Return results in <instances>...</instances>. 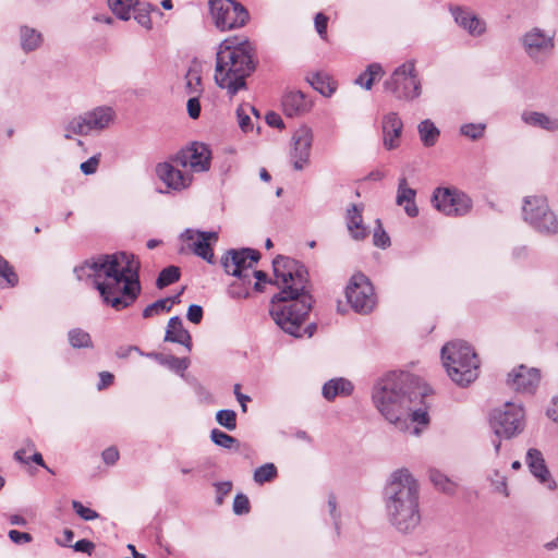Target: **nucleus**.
Returning a JSON list of instances; mask_svg holds the SVG:
<instances>
[{"label":"nucleus","mask_w":558,"mask_h":558,"mask_svg":"<svg viewBox=\"0 0 558 558\" xmlns=\"http://www.w3.org/2000/svg\"><path fill=\"white\" fill-rule=\"evenodd\" d=\"M211 153L207 145L193 143L181 149L173 161L183 168H190L193 172L207 171L210 167Z\"/></svg>","instance_id":"nucleus-16"},{"label":"nucleus","mask_w":558,"mask_h":558,"mask_svg":"<svg viewBox=\"0 0 558 558\" xmlns=\"http://www.w3.org/2000/svg\"><path fill=\"white\" fill-rule=\"evenodd\" d=\"M275 283L280 291L271 298L270 315L284 332L301 338H311L316 331V324L302 328L313 306L310 292V279L306 267L290 257L277 256L272 262Z\"/></svg>","instance_id":"nucleus-1"},{"label":"nucleus","mask_w":558,"mask_h":558,"mask_svg":"<svg viewBox=\"0 0 558 558\" xmlns=\"http://www.w3.org/2000/svg\"><path fill=\"white\" fill-rule=\"evenodd\" d=\"M444 367L450 379L466 387L478 376L480 360L473 348L461 340L446 343L441 349Z\"/></svg>","instance_id":"nucleus-6"},{"label":"nucleus","mask_w":558,"mask_h":558,"mask_svg":"<svg viewBox=\"0 0 558 558\" xmlns=\"http://www.w3.org/2000/svg\"><path fill=\"white\" fill-rule=\"evenodd\" d=\"M72 508L75 513L85 521H92L99 518V513L88 507H85L77 500L72 501Z\"/></svg>","instance_id":"nucleus-49"},{"label":"nucleus","mask_w":558,"mask_h":558,"mask_svg":"<svg viewBox=\"0 0 558 558\" xmlns=\"http://www.w3.org/2000/svg\"><path fill=\"white\" fill-rule=\"evenodd\" d=\"M429 480L439 490L446 494L451 495L456 492V484L438 470H432L429 472Z\"/></svg>","instance_id":"nucleus-39"},{"label":"nucleus","mask_w":558,"mask_h":558,"mask_svg":"<svg viewBox=\"0 0 558 558\" xmlns=\"http://www.w3.org/2000/svg\"><path fill=\"white\" fill-rule=\"evenodd\" d=\"M539 379L538 369L520 365L509 374L507 384L518 392L533 393L538 386Z\"/></svg>","instance_id":"nucleus-19"},{"label":"nucleus","mask_w":558,"mask_h":558,"mask_svg":"<svg viewBox=\"0 0 558 558\" xmlns=\"http://www.w3.org/2000/svg\"><path fill=\"white\" fill-rule=\"evenodd\" d=\"M521 120L530 126L539 128L547 132L558 131V118L549 117L544 112L524 110L521 113Z\"/></svg>","instance_id":"nucleus-29"},{"label":"nucleus","mask_w":558,"mask_h":558,"mask_svg":"<svg viewBox=\"0 0 558 558\" xmlns=\"http://www.w3.org/2000/svg\"><path fill=\"white\" fill-rule=\"evenodd\" d=\"M259 258V253L253 248L229 250L221 258V266L228 275L247 279V282L251 283L250 269Z\"/></svg>","instance_id":"nucleus-15"},{"label":"nucleus","mask_w":558,"mask_h":558,"mask_svg":"<svg viewBox=\"0 0 558 558\" xmlns=\"http://www.w3.org/2000/svg\"><path fill=\"white\" fill-rule=\"evenodd\" d=\"M20 44L24 52L28 53L39 49L44 43L43 34L36 28L23 25L20 27Z\"/></svg>","instance_id":"nucleus-30"},{"label":"nucleus","mask_w":558,"mask_h":558,"mask_svg":"<svg viewBox=\"0 0 558 558\" xmlns=\"http://www.w3.org/2000/svg\"><path fill=\"white\" fill-rule=\"evenodd\" d=\"M234 395H235V398L236 400L239 401L241 408H242V411L243 412H246V402L251 401V398L246 395H243L241 391H240V385L236 384L234 385Z\"/></svg>","instance_id":"nucleus-63"},{"label":"nucleus","mask_w":558,"mask_h":558,"mask_svg":"<svg viewBox=\"0 0 558 558\" xmlns=\"http://www.w3.org/2000/svg\"><path fill=\"white\" fill-rule=\"evenodd\" d=\"M116 120V111L109 106H98L71 118L64 125V138L72 140L73 135L87 136L100 133L110 128Z\"/></svg>","instance_id":"nucleus-7"},{"label":"nucleus","mask_w":558,"mask_h":558,"mask_svg":"<svg viewBox=\"0 0 558 558\" xmlns=\"http://www.w3.org/2000/svg\"><path fill=\"white\" fill-rule=\"evenodd\" d=\"M141 264L129 252L93 257L74 268L78 280L90 279L102 302L116 311L130 307L140 296Z\"/></svg>","instance_id":"nucleus-2"},{"label":"nucleus","mask_w":558,"mask_h":558,"mask_svg":"<svg viewBox=\"0 0 558 558\" xmlns=\"http://www.w3.org/2000/svg\"><path fill=\"white\" fill-rule=\"evenodd\" d=\"M186 318L193 324H199L203 319V308L201 305L192 304L187 308Z\"/></svg>","instance_id":"nucleus-56"},{"label":"nucleus","mask_w":558,"mask_h":558,"mask_svg":"<svg viewBox=\"0 0 558 558\" xmlns=\"http://www.w3.org/2000/svg\"><path fill=\"white\" fill-rule=\"evenodd\" d=\"M160 365L168 367L170 371L184 376V372L190 366L189 357H177L174 355L165 354Z\"/></svg>","instance_id":"nucleus-38"},{"label":"nucleus","mask_w":558,"mask_h":558,"mask_svg":"<svg viewBox=\"0 0 558 558\" xmlns=\"http://www.w3.org/2000/svg\"><path fill=\"white\" fill-rule=\"evenodd\" d=\"M556 33L538 26L531 27L520 38L522 49L534 62L543 61L555 50Z\"/></svg>","instance_id":"nucleus-13"},{"label":"nucleus","mask_w":558,"mask_h":558,"mask_svg":"<svg viewBox=\"0 0 558 558\" xmlns=\"http://www.w3.org/2000/svg\"><path fill=\"white\" fill-rule=\"evenodd\" d=\"M278 474L277 468L274 463H265L258 466L253 474L255 483L262 485L266 482H271Z\"/></svg>","instance_id":"nucleus-42"},{"label":"nucleus","mask_w":558,"mask_h":558,"mask_svg":"<svg viewBox=\"0 0 558 558\" xmlns=\"http://www.w3.org/2000/svg\"><path fill=\"white\" fill-rule=\"evenodd\" d=\"M216 487V502L218 505H221L223 502V497L227 496L231 489H232V483L231 482H220L215 484Z\"/></svg>","instance_id":"nucleus-55"},{"label":"nucleus","mask_w":558,"mask_h":558,"mask_svg":"<svg viewBox=\"0 0 558 558\" xmlns=\"http://www.w3.org/2000/svg\"><path fill=\"white\" fill-rule=\"evenodd\" d=\"M134 3L133 10L135 21L146 29H150L153 27L150 12L157 10V8L149 2L134 1Z\"/></svg>","instance_id":"nucleus-35"},{"label":"nucleus","mask_w":558,"mask_h":558,"mask_svg":"<svg viewBox=\"0 0 558 558\" xmlns=\"http://www.w3.org/2000/svg\"><path fill=\"white\" fill-rule=\"evenodd\" d=\"M233 512L236 515H243L250 512V500L246 495L244 494H238L234 497L233 506H232Z\"/></svg>","instance_id":"nucleus-50"},{"label":"nucleus","mask_w":558,"mask_h":558,"mask_svg":"<svg viewBox=\"0 0 558 558\" xmlns=\"http://www.w3.org/2000/svg\"><path fill=\"white\" fill-rule=\"evenodd\" d=\"M383 74L384 70L379 63H371L367 65L365 71L354 80V83L366 90H369L372 89L374 82L380 78Z\"/></svg>","instance_id":"nucleus-34"},{"label":"nucleus","mask_w":558,"mask_h":558,"mask_svg":"<svg viewBox=\"0 0 558 558\" xmlns=\"http://www.w3.org/2000/svg\"><path fill=\"white\" fill-rule=\"evenodd\" d=\"M388 521L397 531L408 534L421 523L420 485L408 469L393 471L384 488Z\"/></svg>","instance_id":"nucleus-3"},{"label":"nucleus","mask_w":558,"mask_h":558,"mask_svg":"<svg viewBox=\"0 0 558 558\" xmlns=\"http://www.w3.org/2000/svg\"><path fill=\"white\" fill-rule=\"evenodd\" d=\"M308 84L324 97H331L337 89L336 83L323 73H313L306 77Z\"/></svg>","instance_id":"nucleus-32"},{"label":"nucleus","mask_w":558,"mask_h":558,"mask_svg":"<svg viewBox=\"0 0 558 558\" xmlns=\"http://www.w3.org/2000/svg\"><path fill=\"white\" fill-rule=\"evenodd\" d=\"M490 426L498 438L510 439L524 429V410L521 405L506 402L490 415Z\"/></svg>","instance_id":"nucleus-10"},{"label":"nucleus","mask_w":558,"mask_h":558,"mask_svg":"<svg viewBox=\"0 0 558 558\" xmlns=\"http://www.w3.org/2000/svg\"><path fill=\"white\" fill-rule=\"evenodd\" d=\"M353 384L343 377L332 378L326 381L322 388V395L327 401H333L337 397H348L353 392Z\"/></svg>","instance_id":"nucleus-28"},{"label":"nucleus","mask_w":558,"mask_h":558,"mask_svg":"<svg viewBox=\"0 0 558 558\" xmlns=\"http://www.w3.org/2000/svg\"><path fill=\"white\" fill-rule=\"evenodd\" d=\"M524 221L536 232L545 235L558 233V218L550 209L546 198L530 196L522 207Z\"/></svg>","instance_id":"nucleus-9"},{"label":"nucleus","mask_w":558,"mask_h":558,"mask_svg":"<svg viewBox=\"0 0 558 558\" xmlns=\"http://www.w3.org/2000/svg\"><path fill=\"white\" fill-rule=\"evenodd\" d=\"M450 13L454 19V22L465 29L472 36H481L486 31V23L481 20L473 11L454 5L450 7Z\"/></svg>","instance_id":"nucleus-22"},{"label":"nucleus","mask_w":558,"mask_h":558,"mask_svg":"<svg viewBox=\"0 0 558 558\" xmlns=\"http://www.w3.org/2000/svg\"><path fill=\"white\" fill-rule=\"evenodd\" d=\"M68 341L74 349H92L94 347L90 335L82 328L70 329Z\"/></svg>","instance_id":"nucleus-36"},{"label":"nucleus","mask_w":558,"mask_h":558,"mask_svg":"<svg viewBox=\"0 0 558 558\" xmlns=\"http://www.w3.org/2000/svg\"><path fill=\"white\" fill-rule=\"evenodd\" d=\"M526 464L531 473L538 478L541 483L550 482L548 485L549 489L556 488V482L550 480V473L546 466L543 454L539 450L531 448L526 452Z\"/></svg>","instance_id":"nucleus-24"},{"label":"nucleus","mask_w":558,"mask_h":558,"mask_svg":"<svg viewBox=\"0 0 558 558\" xmlns=\"http://www.w3.org/2000/svg\"><path fill=\"white\" fill-rule=\"evenodd\" d=\"M266 122L268 125L282 129L284 126L282 118L276 112H269L266 116Z\"/></svg>","instance_id":"nucleus-62"},{"label":"nucleus","mask_w":558,"mask_h":558,"mask_svg":"<svg viewBox=\"0 0 558 558\" xmlns=\"http://www.w3.org/2000/svg\"><path fill=\"white\" fill-rule=\"evenodd\" d=\"M251 276L256 278V282L254 284V289L257 292H263V290H264V286L263 284L268 282L267 274L265 271H263V270H253Z\"/></svg>","instance_id":"nucleus-60"},{"label":"nucleus","mask_w":558,"mask_h":558,"mask_svg":"<svg viewBox=\"0 0 558 558\" xmlns=\"http://www.w3.org/2000/svg\"><path fill=\"white\" fill-rule=\"evenodd\" d=\"M415 197L416 191L408 185L405 177H401L398 181L396 203L403 206L405 214L411 218L418 215Z\"/></svg>","instance_id":"nucleus-27"},{"label":"nucleus","mask_w":558,"mask_h":558,"mask_svg":"<svg viewBox=\"0 0 558 558\" xmlns=\"http://www.w3.org/2000/svg\"><path fill=\"white\" fill-rule=\"evenodd\" d=\"M363 205H351L347 209V228L352 239L356 241L364 240L368 235V229L363 222Z\"/></svg>","instance_id":"nucleus-25"},{"label":"nucleus","mask_w":558,"mask_h":558,"mask_svg":"<svg viewBox=\"0 0 558 558\" xmlns=\"http://www.w3.org/2000/svg\"><path fill=\"white\" fill-rule=\"evenodd\" d=\"M383 145L387 150L397 149L403 131V122L397 112L384 114L381 120Z\"/></svg>","instance_id":"nucleus-21"},{"label":"nucleus","mask_w":558,"mask_h":558,"mask_svg":"<svg viewBox=\"0 0 558 558\" xmlns=\"http://www.w3.org/2000/svg\"><path fill=\"white\" fill-rule=\"evenodd\" d=\"M250 113H254L256 116V118H258L257 110L250 104L240 105L236 109V118H238L239 126L245 133L253 130V122L250 117Z\"/></svg>","instance_id":"nucleus-37"},{"label":"nucleus","mask_w":558,"mask_h":558,"mask_svg":"<svg viewBox=\"0 0 558 558\" xmlns=\"http://www.w3.org/2000/svg\"><path fill=\"white\" fill-rule=\"evenodd\" d=\"M429 422L428 413L424 409H417L414 411H409V421H408V430L410 429V425L412 423H416L420 425H427Z\"/></svg>","instance_id":"nucleus-51"},{"label":"nucleus","mask_w":558,"mask_h":558,"mask_svg":"<svg viewBox=\"0 0 558 558\" xmlns=\"http://www.w3.org/2000/svg\"><path fill=\"white\" fill-rule=\"evenodd\" d=\"M345 298L351 307L361 314L369 313L376 304L374 288L368 278L361 272L351 277L345 288Z\"/></svg>","instance_id":"nucleus-14"},{"label":"nucleus","mask_w":558,"mask_h":558,"mask_svg":"<svg viewBox=\"0 0 558 558\" xmlns=\"http://www.w3.org/2000/svg\"><path fill=\"white\" fill-rule=\"evenodd\" d=\"M166 312H170L169 306H168V301H166L165 299H160V300H157L156 302L147 305L143 310L142 315L144 318H150L153 316L160 315Z\"/></svg>","instance_id":"nucleus-48"},{"label":"nucleus","mask_w":558,"mask_h":558,"mask_svg":"<svg viewBox=\"0 0 558 558\" xmlns=\"http://www.w3.org/2000/svg\"><path fill=\"white\" fill-rule=\"evenodd\" d=\"M199 96L201 95L191 96L186 104L189 117L194 120L201 116Z\"/></svg>","instance_id":"nucleus-54"},{"label":"nucleus","mask_w":558,"mask_h":558,"mask_svg":"<svg viewBox=\"0 0 558 558\" xmlns=\"http://www.w3.org/2000/svg\"><path fill=\"white\" fill-rule=\"evenodd\" d=\"M72 547L75 551L85 553L90 556L95 549V544L89 539L83 538L77 541Z\"/></svg>","instance_id":"nucleus-57"},{"label":"nucleus","mask_w":558,"mask_h":558,"mask_svg":"<svg viewBox=\"0 0 558 558\" xmlns=\"http://www.w3.org/2000/svg\"><path fill=\"white\" fill-rule=\"evenodd\" d=\"M314 134L310 126L301 125L292 135L291 162L294 170H303L310 162Z\"/></svg>","instance_id":"nucleus-17"},{"label":"nucleus","mask_w":558,"mask_h":558,"mask_svg":"<svg viewBox=\"0 0 558 558\" xmlns=\"http://www.w3.org/2000/svg\"><path fill=\"white\" fill-rule=\"evenodd\" d=\"M135 0H108V5L112 13L120 20L128 21L130 11L133 9Z\"/></svg>","instance_id":"nucleus-40"},{"label":"nucleus","mask_w":558,"mask_h":558,"mask_svg":"<svg viewBox=\"0 0 558 558\" xmlns=\"http://www.w3.org/2000/svg\"><path fill=\"white\" fill-rule=\"evenodd\" d=\"M9 538L15 544L29 543L32 541V535L29 533L20 532L17 530L9 531Z\"/></svg>","instance_id":"nucleus-59"},{"label":"nucleus","mask_w":558,"mask_h":558,"mask_svg":"<svg viewBox=\"0 0 558 558\" xmlns=\"http://www.w3.org/2000/svg\"><path fill=\"white\" fill-rule=\"evenodd\" d=\"M114 376L109 372H100L99 373V383L97 384V389L99 391L108 388L113 384Z\"/></svg>","instance_id":"nucleus-61"},{"label":"nucleus","mask_w":558,"mask_h":558,"mask_svg":"<svg viewBox=\"0 0 558 558\" xmlns=\"http://www.w3.org/2000/svg\"><path fill=\"white\" fill-rule=\"evenodd\" d=\"M163 340L182 344L189 352L192 350V337L183 327L182 319L179 316L169 319Z\"/></svg>","instance_id":"nucleus-26"},{"label":"nucleus","mask_w":558,"mask_h":558,"mask_svg":"<svg viewBox=\"0 0 558 558\" xmlns=\"http://www.w3.org/2000/svg\"><path fill=\"white\" fill-rule=\"evenodd\" d=\"M547 415L558 423V397L553 398L551 405L547 410Z\"/></svg>","instance_id":"nucleus-64"},{"label":"nucleus","mask_w":558,"mask_h":558,"mask_svg":"<svg viewBox=\"0 0 558 558\" xmlns=\"http://www.w3.org/2000/svg\"><path fill=\"white\" fill-rule=\"evenodd\" d=\"M373 243L375 246L380 248H387L388 246H390V238L384 230L381 221L379 219L376 220V227L373 233Z\"/></svg>","instance_id":"nucleus-47"},{"label":"nucleus","mask_w":558,"mask_h":558,"mask_svg":"<svg viewBox=\"0 0 558 558\" xmlns=\"http://www.w3.org/2000/svg\"><path fill=\"white\" fill-rule=\"evenodd\" d=\"M408 373L390 372L374 386L372 398L383 417L398 430L408 432L411 399L407 390Z\"/></svg>","instance_id":"nucleus-5"},{"label":"nucleus","mask_w":558,"mask_h":558,"mask_svg":"<svg viewBox=\"0 0 558 558\" xmlns=\"http://www.w3.org/2000/svg\"><path fill=\"white\" fill-rule=\"evenodd\" d=\"M181 240L189 243L192 252L209 264L214 263L211 244L218 241V233L215 231H198L186 229L181 233Z\"/></svg>","instance_id":"nucleus-18"},{"label":"nucleus","mask_w":558,"mask_h":558,"mask_svg":"<svg viewBox=\"0 0 558 558\" xmlns=\"http://www.w3.org/2000/svg\"><path fill=\"white\" fill-rule=\"evenodd\" d=\"M216 421L228 430L236 428V413L233 410H219L216 413Z\"/></svg>","instance_id":"nucleus-46"},{"label":"nucleus","mask_w":558,"mask_h":558,"mask_svg":"<svg viewBox=\"0 0 558 558\" xmlns=\"http://www.w3.org/2000/svg\"><path fill=\"white\" fill-rule=\"evenodd\" d=\"M256 68L255 47L248 39H225L216 52L215 82L232 97L246 88V77Z\"/></svg>","instance_id":"nucleus-4"},{"label":"nucleus","mask_w":558,"mask_h":558,"mask_svg":"<svg viewBox=\"0 0 558 558\" xmlns=\"http://www.w3.org/2000/svg\"><path fill=\"white\" fill-rule=\"evenodd\" d=\"M313 105V100L301 90H289L282 97L283 112L290 118L306 114Z\"/></svg>","instance_id":"nucleus-23"},{"label":"nucleus","mask_w":558,"mask_h":558,"mask_svg":"<svg viewBox=\"0 0 558 558\" xmlns=\"http://www.w3.org/2000/svg\"><path fill=\"white\" fill-rule=\"evenodd\" d=\"M101 458L107 465H113L119 460V451L116 447H109L102 451Z\"/></svg>","instance_id":"nucleus-58"},{"label":"nucleus","mask_w":558,"mask_h":558,"mask_svg":"<svg viewBox=\"0 0 558 558\" xmlns=\"http://www.w3.org/2000/svg\"><path fill=\"white\" fill-rule=\"evenodd\" d=\"M209 12L215 26L222 32L240 28L248 21L247 10L235 0H209Z\"/></svg>","instance_id":"nucleus-11"},{"label":"nucleus","mask_w":558,"mask_h":558,"mask_svg":"<svg viewBox=\"0 0 558 558\" xmlns=\"http://www.w3.org/2000/svg\"><path fill=\"white\" fill-rule=\"evenodd\" d=\"M417 132L420 140L425 147H433L440 136L439 129L429 119H425L418 123Z\"/></svg>","instance_id":"nucleus-33"},{"label":"nucleus","mask_w":558,"mask_h":558,"mask_svg":"<svg viewBox=\"0 0 558 558\" xmlns=\"http://www.w3.org/2000/svg\"><path fill=\"white\" fill-rule=\"evenodd\" d=\"M157 177L173 191H182L190 186L192 177L177 169L171 162L165 161L156 166Z\"/></svg>","instance_id":"nucleus-20"},{"label":"nucleus","mask_w":558,"mask_h":558,"mask_svg":"<svg viewBox=\"0 0 558 558\" xmlns=\"http://www.w3.org/2000/svg\"><path fill=\"white\" fill-rule=\"evenodd\" d=\"M99 161V155L92 156L86 161L81 163L80 169L85 175L94 174L97 171Z\"/></svg>","instance_id":"nucleus-53"},{"label":"nucleus","mask_w":558,"mask_h":558,"mask_svg":"<svg viewBox=\"0 0 558 558\" xmlns=\"http://www.w3.org/2000/svg\"><path fill=\"white\" fill-rule=\"evenodd\" d=\"M328 16L324 13L319 12L314 17V25L317 34L322 39H327V25H328Z\"/></svg>","instance_id":"nucleus-52"},{"label":"nucleus","mask_w":558,"mask_h":558,"mask_svg":"<svg viewBox=\"0 0 558 558\" xmlns=\"http://www.w3.org/2000/svg\"><path fill=\"white\" fill-rule=\"evenodd\" d=\"M250 284L247 279H239L228 287V295L232 299H246L250 296Z\"/></svg>","instance_id":"nucleus-43"},{"label":"nucleus","mask_w":558,"mask_h":558,"mask_svg":"<svg viewBox=\"0 0 558 558\" xmlns=\"http://www.w3.org/2000/svg\"><path fill=\"white\" fill-rule=\"evenodd\" d=\"M385 92L399 100L412 101L422 94V84L414 61H407L395 69L384 82Z\"/></svg>","instance_id":"nucleus-8"},{"label":"nucleus","mask_w":558,"mask_h":558,"mask_svg":"<svg viewBox=\"0 0 558 558\" xmlns=\"http://www.w3.org/2000/svg\"><path fill=\"white\" fill-rule=\"evenodd\" d=\"M210 439L215 445L226 449H231L233 446L239 447V441L236 438L228 435L227 433L218 428H214L210 432Z\"/></svg>","instance_id":"nucleus-44"},{"label":"nucleus","mask_w":558,"mask_h":558,"mask_svg":"<svg viewBox=\"0 0 558 558\" xmlns=\"http://www.w3.org/2000/svg\"><path fill=\"white\" fill-rule=\"evenodd\" d=\"M432 202L438 211L449 217L465 216L473 206L470 196L456 187H437Z\"/></svg>","instance_id":"nucleus-12"},{"label":"nucleus","mask_w":558,"mask_h":558,"mask_svg":"<svg viewBox=\"0 0 558 558\" xmlns=\"http://www.w3.org/2000/svg\"><path fill=\"white\" fill-rule=\"evenodd\" d=\"M485 130V123H465L460 126V134L472 141H476L484 136Z\"/></svg>","instance_id":"nucleus-45"},{"label":"nucleus","mask_w":558,"mask_h":558,"mask_svg":"<svg viewBox=\"0 0 558 558\" xmlns=\"http://www.w3.org/2000/svg\"><path fill=\"white\" fill-rule=\"evenodd\" d=\"M180 279V269L177 266H168L163 268L156 280V286L163 289Z\"/></svg>","instance_id":"nucleus-41"},{"label":"nucleus","mask_w":558,"mask_h":558,"mask_svg":"<svg viewBox=\"0 0 558 558\" xmlns=\"http://www.w3.org/2000/svg\"><path fill=\"white\" fill-rule=\"evenodd\" d=\"M185 92L191 95H201L203 93L202 85V66L197 61H193L185 73Z\"/></svg>","instance_id":"nucleus-31"}]
</instances>
